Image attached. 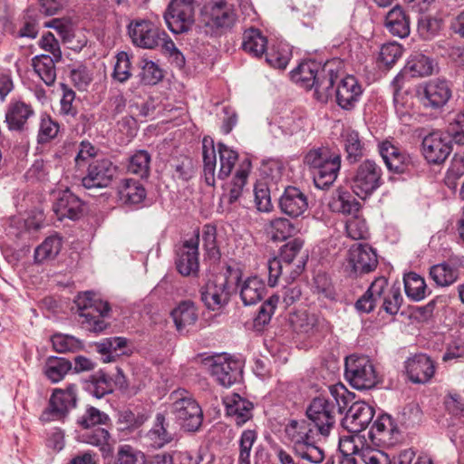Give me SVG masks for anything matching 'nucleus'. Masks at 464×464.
Listing matches in <instances>:
<instances>
[{"mask_svg": "<svg viewBox=\"0 0 464 464\" xmlns=\"http://www.w3.org/2000/svg\"><path fill=\"white\" fill-rule=\"evenodd\" d=\"M385 26L392 35L399 38H405L410 34L409 16L398 5L388 12Z\"/></svg>", "mask_w": 464, "mask_h": 464, "instance_id": "nucleus-33", "label": "nucleus"}, {"mask_svg": "<svg viewBox=\"0 0 464 464\" xmlns=\"http://www.w3.org/2000/svg\"><path fill=\"white\" fill-rule=\"evenodd\" d=\"M380 154L390 171L401 173L409 162V157L399 148L389 141L382 142L379 147Z\"/></svg>", "mask_w": 464, "mask_h": 464, "instance_id": "nucleus-30", "label": "nucleus"}, {"mask_svg": "<svg viewBox=\"0 0 464 464\" xmlns=\"http://www.w3.org/2000/svg\"><path fill=\"white\" fill-rule=\"evenodd\" d=\"M113 464H145V456L130 445H121Z\"/></svg>", "mask_w": 464, "mask_h": 464, "instance_id": "nucleus-56", "label": "nucleus"}, {"mask_svg": "<svg viewBox=\"0 0 464 464\" xmlns=\"http://www.w3.org/2000/svg\"><path fill=\"white\" fill-rule=\"evenodd\" d=\"M81 440L84 443L98 447L103 453H109L111 450V436L104 428H97L87 430L81 435Z\"/></svg>", "mask_w": 464, "mask_h": 464, "instance_id": "nucleus-48", "label": "nucleus"}, {"mask_svg": "<svg viewBox=\"0 0 464 464\" xmlns=\"http://www.w3.org/2000/svg\"><path fill=\"white\" fill-rule=\"evenodd\" d=\"M209 14L211 22L217 27H230L236 20L232 5L224 0L212 3Z\"/></svg>", "mask_w": 464, "mask_h": 464, "instance_id": "nucleus-39", "label": "nucleus"}, {"mask_svg": "<svg viewBox=\"0 0 464 464\" xmlns=\"http://www.w3.org/2000/svg\"><path fill=\"white\" fill-rule=\"evenodd\" d=\"M304 162L312 169L314 185L321 189L334 184L341 169L340 154L327 147L310 150Z\"/></svg>", "mask_w": 464, "mask_h": 464, "instance_id": "nucleus-3", "label": "nucleus"}, {"mask_svg": "<svg viewBox=\"0 0 464 464\" xmlns=\"http://www.w3.org/2000/svg\"><path fill=\"white\" fill-rule=\"evenodd\" d=\"M266 295L265 282L257 276H250L240 285V297L245 305L256 304Z\"/></svg>", "mask_w": 464, "mask_h": 464, "instance_id": "nucleus-31", "label": "nucleus"}, {"mask_svg": "<svg viewBox=\"0 0 464 464\" xmlns=\"http://www.w3.org/2000/svg\"><path fill=\"white\" fill-rule=\"evenodd\" d=\"M108 420L107 414L95 407L89 406L83 414L78 417L77 424L83 429H90L95 425L104 424Z\"/></svg>", "mask_w": 464, "mask_h": 464, "instance_id": "nucleus-57", "label": "nucleus"}, {"mask_svg": "<svg viewBox=\"0 0 464 464\" xmlns=\"http://www.w3.org/2000/svg\"><path fill=\"white\" fill-rule=\"evenodd\" d=\"M61 248L62 241L57 236H52L45 238V240L34 250L35 262L43 263L46 260L55 258Z\"/></svg>", "mask_w": 464, "mask_h": 464, "instance_id": "nucleus-50", "label": "nucleus"}, {"mask_svg": "<svg viewBox=\"0 0 464 464\" xmlns=\"http://www.w3.org/2000/svg\"><path fill=\"white\" fill-rule=\"evenodd\" d=\"M330 208L334 212L351 215L352 217L357 215L360 209V203L349 192L343 189H337L335 196H334L330 202Z\"/></svg>", "mask_w": 464, "mask_h": 464, "instance_id": "nucleus-41", "label": "nucleus"}, {"mask_svg": "<svg viewBox=\"0 0 464 464\" xmlns=\"http://www.w3.org/2000/svg\"><path fill=\"white\" fill-rule=\"evenodd\" d=\"M169 411L180 427L188 432L198 431L203 421V411L199 404L186 390L170 393Z\"/></svg>", "mask_w": 464, "mask_h": 464, "instance_id": "nucleus-4", "label": "nucleus"}, {"mask_svg": "<svg viewBox=\"0 0 464 464\" xmlns=\"http://www.w3.org/2000/svg\"><path fill=\"white\" fill-rule=\"evenodd\" d=\"M169 423L163 414L158 413L153 427L148 431L146 439L151 447L162 448L174 440V433L168 430Z\"/></svg>", "mask_w": 464, "mask_h": 464, "instance_id": "nucleus-34", "label": "nucleus"}, {"mask_svg": "<svg viewBox=\"0 0 464 464\" xmlns=\"http://www.w3.org/2000/svg\"><path fill=\"white\" fill-rule=\"evenodd\" d=\"M33 114L34 111L30 105L23 102H16L9 107L5 120L10 130H21Z\"/></svg>", "mask_w": 464, "mask_h": 464, "instance_id": "nucleus-38", "label": "nucleus"}, {"mask_svg": "<svg viewBox=\"0 0 464 464\" xmlns=\"http://www.w3.org/2000/svg\"><path fill=\"white\" fill-rule=\"evenodd\" d=\"M409 379L414 383L428 382L435 372L433 362L426 354H418L406 362Z\"/></svg>", "mask_w": 464, "mask_h": 464, "instance_id": "nucleus-23", "label": "nucleus"}, {"mask_svg": "<svg viewBox=\"0 0 464 464\" xmlns=\"http://www.w3.org/2000/svg\"><path fill=\"white\" fill-rule=\"evenodd\" d=\"M329 392L332 398L319 396L308 405L306 416L311 423L304 420H293L285 429L295 454L312 463H320L324 459V451L317 444L316 436H328L335 424L337 414L343 412L347 405L349 392L344 385H332Z\"/></svg>", "mask_w": 464, "mask_h": 464, "instance_id": "nucleus-1", "label": "nucleus"}, {"mask_svg": "<svg viewBox=\"0 0 464 464\" xmlns=\"http://www.w3.org/2000/svg\"><path fill=\"white\" fill-rule=\"evenodd\" d=\"M291 323L296 331L304 334H312L317 329L319 318L314 314L303 311L294 314L291 317Z\"/></svg>", "mask_w": 464, "mask_h": 464, "instance_id": "nucleus-55", "label": "nucleus"}, {"mask_svg": "<svg viewBox=\"0 0 464 464\" xmlns=\"http://www.w3.org/2000/svg\"><path fill=\"white\" fill-rule=\"evenodd\" d=\"M59 132V125L47 114H43L40 120L37 140L39 143H46L54 139Z\"/></svg>", "mask_w": 464, "mask_h": 464, "instance_id": "nucleus-58", "label": "nucleus"}, {"mask_svg": "<svg viewBox=\"0 0 464 464\" xmlns=\"http://www.w3.org/2000/svg\"><path fill=\"white\" fill-rule=\"evenodd\" d=\"M442 24V19L425 15L420 19L418 30L423 37L429 39L435 36L441 30Z\"/></svg>", "mask_w": 464, "mask_h": 464, "instance_id": "nucleus-63", "label": "nucleus"}, {"mask_svg": "<svg viewBox=\"0 0 464 464\" xmlns=\"http://www.w3.org/2000/svg\"><path fill=\"white\" fill-rule=\"evenodd\" d=\"M150 161L151 157L147 150H137L130 157L127 169L131 174L146 178L150 173Z\"/></svg>", "mask_w": 464, "mask_h": 464, "instance_id": "nucleus-47", "label": "nucleus"}, {"mask_svg": "<svg viewBox=\"0 0 464 464\" xmlns=\"http://www.w3.org/2000/svg\"><path fill=\"white\" fill-rule=\"evenodd\" d=\"M345 377L357 390L372 389L380 382L372 362L367 356L354 354L345 359Z\"/></svg>", "mask_w": 464, "mask_h": 464, "instance_id": "nucleus-6", "label": "nucleus"}, {"mask_svg": "<svg viewBox=\"0 0 464 464\" xmlns=\"http://www.w3.org/2000/svg\"><path fill=\"white\" fill-rule=\"evenodd\" d=\"M174 324L179 333H188L198 318V309L192 301L180 302L171 312Z\"/></svg>", "mask_w": 464, "mask_h": 464, "instance_id": "nucleus-28", "label": "nucleus"}, {"mask_svg": "<svg viewBox=\"0 0 464 464\" xmlns=\"http://www.w3.org/2000/svg\"><path fill=\"white\" fill-rule=\"evenodd\" d=\"M257 440V433L254 430H245L238 440L237 464H251V450Z\"/></svg>", "mask_w": 464, "mask_h": 464, "instance_id": "nucleus-53", "label": "nucleus"}, {"mask_svg": "<svg viewBox=\"0 0 464 464\" xmlns=\"http://www.w3.org/2000/svg\"><path fill=\"white\" fill-rule=\"evenodd\" d=\"M369 434L372 441L386 446L394 445L400 438L399 429L388 414H382L376 419Z\"/></svg>", "mask_w": 464, "mask_h": 464, "instance_id": "nucleus-21", "label": "nucleus"}, {"mask_svg": "<svg viewBox=\"0 0 464 464\" xmlns=\"http://www.w3.org/2000/svg\"><path fill=\"white\" fill-rule=\"evenodd\" d=\"M292 56L291 50L287 44H274L266 54V63L272 67L285 69Z\"/></svg>", "mask_w": 464, "mask_h": 464, "instance_id": "nucleus-51", "label": "nucleus"}, {"mask_svg": "<svg viewBox=\"0 0 464 464\" xmlns=\"http://www.w3.org/2000/svg\"><path fill=\"white\" fill-rule=\"evenodd\" d=\"M120 200L126 205H138L146 198V190L140 181L132 179H121L118 188Z\"/></svg>", "mask_w": 464, "mask_h": 464, "instance_id": "nucleus-32", "label": "nucleus"}, {"mask_svg": "<svg viewBox=\"0 0 464 464\" xmlns=\"http://www.w3.org/2000/svg\"><path fill=\"white\" fill-rule=\"evenodd\" d=\"M404 289L407 296L413 301H420L426 296L427 285L424 279L416 273L404 276Z\"/></svg>", "mask_w": 464, "mask_h": 464, "instance_id": "nucleus-49", "label": "nucleus"}, {"mask_svg": "<svg viewBox=\"0 0 464 464\" xmlns=\"http://www.w3.org/2000/svg\"><path fill=\"white\" fill-rule=\"evenodd\" d=\"M75 303L79 311V323L82 329L102 333L108 327L105 318L109 315L111 308L107 302L95 298L91 292H86L79 295Z\"/></svg>", "mask_w": 464, "mask_h": 464, "instance_id": "nucleus-5", "label": "nucleus"}, {"mask_svg": "<svg viewBox=\"0 0 464 464\" xmlns=\"http://www.w3.org/2000/svg\"><path fill=\"white\" fill-rule=\"evenodd\" d=\"M292 80L301 87L314 90V97L326 102L334 95V86L338 80L337 73L326 63L322 66L315 61H304L291 72Z\"/></svg>", "mask_w": 464, "mask_h": 464, "instance_id": "nucleus-2", "label": "nucleus"}, {"mask_svg": "<svg viewBox=\"0 0 464 464\" xmlns=\"http://www.w3.org/2000/svg\"><path fill=\"white\" fill-rule=\"evenodd\" d=\"M77 401L76 385L70 384L66 389H54L48 407L43 411L40 419L44 422L63 419L68 412L75 408Z\"/></svg>", "mask_w": 464, "mask_h": 464, "instance_id": "nucleus-9", "label": "nucleus"}, {"mask_svg": "<svg viewBox=\"0 0 464 464\" xmlns=\"http://www.w3.org/2000/svg\"><path fill=\"white\" fill-rule=\"evenodd\" d=\"M53 349L58 353L74 352L80 348L81 343L72 335L55 334L52 336Z\"/></svg>", "mask_w": 464, "mask_h": 464, "instance_id": "nucleus-64", "label": "nucleus"}, {"mask_svg": "<svg viewBox=\"0 0 464 464\" xmlns=\"http://www.w3.org/2000/svg\"><path fill=\"white\" fill-rule=\"evenodd\" d=\"M387 285L388 282L385 277L376 278L368 287L367 291L356 301L354 304L356 310L364 314L372 312L382 301Z\"/></svg>", "mask_w": 464, "mask_h": 464, "instance_id": "nucleus-25", "label": "nucleus"}, {"mask_svg": "<svg viewBox=\"0 0 464 464\" xmlns=\"http://www.w3.org/2000/svg\"><path fill=\"white\" fill-rule=\"evenodd\" d=\"M304 241L295 238L280 248L279 259L285 264V268H289L288 277L295 280L304 271L307 255L300 256Z\"/></svg>", "mask_w": 464, "mask_h": 464, "instance_id": "nucleus-17", "label": "nucleus"}, {"mask_svg": "<svg viewBox=\"0 0 464 464\" xmlns=\"http://www.w3.org/2000/svg\"><path fill=\"white\" fill-rule=\"evenodd\" d=\"M130 58L126 52H121L116 55V63L112 77L120 82H126L130 76Z\"/></svg>", "mask_w": 464, "mask_h": 464, "instance_id": "nucleus-61", "label": "nucleus"}, {"mask_svg": "<svg viewBox=\"0 0 464 464\" xmlns=\"http://www.w3.org/2000/svg\"><path fill=\"white\" fill-rule=\"evenodd\" d=\"M452 150V136L449 131L434 130L423 138L422 153L430 164H441Z\"/></svg>", "mask_w": 464, "mask_h": 464, "instance_id": "nucleus-10", "label": "nucleus"}, {"mask_svg": "<svg viewBox=\"0 0 464 464\" xmlns=\"http://www.w3.org/2000/svg\"><path fill=\"white\" fill-rule=\"evenodd\" d=\"M230 297L227 277L223 276L209 279L201 291V299L205 305L213 311L225 306Z\"/></svg>", "mask_w": 464, "mask_h": 464, "instance_id": "nucleus-15", "label": "nucleus"}, {"mask_svg": "<svg viewBox=\"0 0 464 464\" xmlns=\"http://www.w3.org/2000/svg\"><path fill=\"white\" fill-rule=\"evenodd\" d=\"M295 231L292 222L285 218H278L271 220L267 232L274 241H284L291 237Z\"/></svg>", "mask_w": 464, "mask_h": 464, "instance_id": "nucleus-54", "label": "nucleus"}, {"mask_svg": "<svg viewBox=\"0 0 464 464\" xmlns=\"http://www.w3.org/2000/svg\"><path fill=\"white\" fill-rule=\"evenodd\" d=\"M435 67L434 61L420 53H415L408 59L404 72L411 77H425L432 74Z\"/></svg>", "mask_w": 464, "mask_h": 464, "instance_id": "nucleus-36", "label": "nucleus"}, {"mask_svg": "<svg viewBox=\"0 0 464 464\" xmlns=\"http://www.w3.org/2000/svg\"><path fill=\"white\" fill-rule=\"evenodd\" d=\"M304 126V119L294 112L287 111L276 116L269 122V130L275 136L293 135Z\"/></svg>", "mask_w": 464, "mask_h": 464, "instance_id": "nucleus-27", "label": "nucleus"}, {"mask_svg": "<svg viewBox=\"0 0 464 464\" xmlns=\"http://www.w3.org/2000/svg\"><path fill=\"white\" fill-rule=\"evenodd\" d=\"M203 174L208 186H215L217 169V151L211 138L205 137L202 141Z\"/></svg>", "mask_w": 464, "mask_h": 464, "instance_id": "nucleus-35", "label": "nucleus"}, {"mask_svg": "<svg viewBox=\"0 0 464 464\" xmlns=\"http://www.w3.org/2000/svg\"><path fill=\"white\" fill-rule=\"evenodd\" d=\"M198 243L196 235L186 240L178 252L176 266L179 274L185 276L196 275L198 271Z\"/></svg>", "mask_w": 464, "mask_h": 464, "instance_id": "nucleus-18", "label": "nucleus"}, {"mask_svg": "<svg viewBox=\"0 0 464 464\" xmlns=\"http://www.w3.org/2000/svg\"><path fill=\"white\" fill-rule=\"evenodd\" d=\"M224 404L227 414L233 417L239 426L252 418L253 403L237 393L226 396Z\"/></svg>", "mask_w": 464, "mask_h": 464, "instance_id": "nucleus-26", "label": "nucleus"}, {"mask_svg": "<svg viewBox=\"0 0 464 464\" xmlns=\"http://www.w3.org/2000/svg\"><path fill=\"white\" fill-rule=\"evenodd\" d=\"M217 148L219 159V169L217 177L219 179H224L230 175L237 161L238 154L236 150L221 142L218 143Z\"/></svg>", "mask_w": 464, "mask_h": 464, "instance_id": "nucleus-46", "label": "nucleus"}, {"mask_svg": "<svg viewBox=\"0 0 464 464\" xmlns=\"http://www.w3.org/2000/svg\"><path fill=\"white\" fill-rule=\"evenodd\" d=\"M117 173L115 166L109 159L92 160L87 168V174L82 179L85 188H107Z\"/></svg>", "mask_w": 464, "mask_h": 464, "instance_id": "nucleus-13", "label": "nucleus"}, {"mask_svg": "<svg viewBox=\"0 0 464 464\" xmlns=\"http://www.w3.org/2000/svg\"><path fill=\"white\" fill-rule=\"evenodd\" d=\"M194 5L190 0H171L164 14L169 29L173 34H183L194 24Z\"/></svg>", "mask_w": 464, "mask_h": 464, "instance_id": "nucleus-11", "label": "nucleus"}, {"mask_svg": "<svg viewBox=\"0 0 464 464\" xmlns=\"http://www.w3.org/2000/svg\"><path fill=\"white\" fill-rule=\"evenodd\" d=\"M402 46L398 43L383 44L380 51L379 59L387 67H392L402 55Z\"/></svg>", "mask_w": 464, "mask_h": 464, "instance_id": "nucleus-62", "label": "nucleus"}, {"mask_svg": "<svg viewBox=\"0 0 464 464\" xmlns=\"http://www.w3.org/2000/svg\"><path fill=\"white\" fill-rule=\"evenodd\" d=\"M362 443L361 435H351L340 440L339 449L341 457L338 464H356L354 456H359Z\"/></svg>", "mask_w": 464, "mask_h": 464, "instance_id": "nucleus-45", "label": "nucleus"}, {"mask_svg": "<svg viewBox=\"0 0 464 464\" xmlns=\"http://www.w3.org/2000/svg\"><path fill=\"white\" fill-rule=\"evenodd\" d=\"M128 34L135 46L154 49L160 44L166 33L146 19L132 20L128 25Z\"/></svg>", "mask_w": 464, "mask_h": 464, "instance_id": "nucleus-12", "label": "nucleus"}, {"mask_svg": "<svg viewBox=\"0 0 464 464\" xmlns=\"http://www.w3.org/2000/svg\"><path fill=\"white\" fill-rule=\"evenodd\" d=\"M416 95L425 109L438 111L450 100L451 84L445 79H431L417 86Z\"/></svg>", "mask_w": 464, "mask_h": 464, "instance_id": "nucleus-8", "label": "nucleus"}, {"mask_svg": "<svg viewBox=\"0 0 464 464\" xmlns=\"http://www.w3.org/2000/svg\"><path fill=\"white\" fill-rule=\"evenodd\" d=\"M430 276L437 285L449 286L458 280L459 272L455 265L443 262L432 266L430 269Z\"/></svg>", "mask_w": 464, "mask_h": 464, "instance_id": "nucleus-40", "label": "nucleus"}, {"mask_svg": "<svg viewBox=\"0 0 464 464\" xmlns=\"http://www.w3.org/2000/svg\"><path fill=\"white\" fill-rule=\"evenodd\" d=\"M348 264L355 274H367L376 268L377 255L368 245L354 244L349 250Z\"/></svg>", "mask_w": 464, "mask_h": 464, "instance_id": "nucleus-19", "label": "nucleus"}, {"mask_svg": "<svg viewBox=\"0 0 464 464\" xmlns=\"http://www.w3.org/2000/svg\"><path fill=\"white\" fill-rule=\"evenodd\" d=\"M210 374L224 387H230L240 381L242 376V363L238 360L225 356H217L212 359L209 367Z\"/></svg>", "mask_w": 464, "mask_h": 464, "instance_id": "nucleus-14", "label": "nucleus"}, {"mask_svg": "<svg viewBox=\"0 0 464 464\" xmlns=\"http://www.w3.org/2000/svg\"><path fill=\"white\" fill-rule=\"evenodd\" d=\"M82 200L69 189L59 192L53 209L59 220L69 218L76 220L82 213Z\"/></svg>", "mask_w": 464, "mask_h": 464, "instance_id": "nucleus-22", "label": "nucleus"}, {"mask_svg": "<svg viewBox=\"0 0 464 464\" xmlns=\"http://www.w3.org/2000/svg\"><path fill=\"white\" fill-rule=\"evenodd\" d=\"M381 302H382V308L387 314L392 315L398 314L402 303L400 288L392 287L389 290L386 288Z\"/></svg>", "mask_w": 464, "mask_h": 464, "instance_id": "nucleus-59", "label": "nucleus"}, {"mask_svg": "<svg viewBox=\"0 0 464 464\" xmlns=\"http://www.w3.org/2000/svg\"><path fill=\"white\" fill-rule=\"evenodd\" d=\"M375 411L373 407L364 401L353 402L347 411L343 420V426L353 435L365 430L374 417Z\"/></svg>", "mask_w": 464, "mask_h": 464, "instance_id": "nucleus-16", "label": "nucleus"}, {"mask_svg": "<svg viewBox=\"0 0 464 464\" xmlns=\"http://www.w3.org/2000/svg\"><path fill=\"white\" fill-rule=\"evenodd\" d=\"M362 93V86L353 75L340 79L334 91L336 103L343 110H352Z\"/></svg>", "mask_w": 464, "mask_h": 464, "instance_id": "nucleus-20", "label": "nucleus"}, {"mask_svg": "<svg viewBox=\"0 0 464 464\" xmlns=\"http://www.w3.org/2000/svg\"><path fill=\"white\" fill-rule=\"evenodd\" d=\"M61 59H54L48 54H41L33 58V67L41 80L48 86L56 80L55 63Z\"/></svg>", "mask_w": 464, "mask_h": 464, "instance_id": "nucleus-37", "label": "nucleus"}, {"mask_svg": "<svg viewBox=\"0 0 464 464\" xmlns=\"http://www.w3.org/2000/svg\"><path fill=\"white\" fill-rule=\"evenodd\" d=\"M362 447L359 450V457L364 464H392L387 453L371 447L364 436L361 435Z\"/></svg>", "mask_w": 464, "mask_h": 464, "instance_id": "nucleus-52", "label": "nucleus"}, {"mask_svg": "<svg viewBox=\"0 0 464 464\" xmlns=\"http://www.w3.org/2000/svg\"><path fill=\"white\" fill-rule=\"evenodd\" d=\"M266 38L257 29L245 31L243 35L242 48L245 52L255 57H260L266 49Z\"/></svg>", "mask_w": 464, "mask_h": 464, "instance_id": "nucleus-44", "label": "nucleus"}, {"mask_svg": "<svg viewBox=\"0 0 464 464\" xmlns=\"http://www.w3.org/2000/svg\"><path fill=\"white\" fill-rule=\"evenodd\" d=\"M346 233L353 240L363 239L368 236V227L358 215L349 218L345 222Z\"/></svg>", "mask_w": 464, "mask_h": 464, "instance_id": "nucleus-60", "label": "nucleus"}, {"mask_svg": "<svg viewBox=\"0 0 464 464\" xmlns=\"http://www.w3.org/2000/svg\"><path fill=\"white\" fill-rule=\"evenodd\" d=\"M342 138L349 162L358 161L364 153V143L361 140L359 133L353 130H345Z\"/></svg>", "mask_w": 464, "mask_h": 464, "instance_id": "nucleus-42", "label": "nucleus"}, {"mask_svg": "<svg viewBox=\"0 0 464 464\" xmlns=\"http://www.w3.org/2000/svg\"><path fill=\"white\" fill-rule=\"evenodd\" d=\"M382 169L373 160H365L358 165L350 183L353 193L361 198L372 195L382 184Z\"/></svg>", "mask_w": 464, "mask_h": 464, "instance_id": "nucleus-7", "label": "nucleus"}, {"mask_svg": "<svg viewBox=\"0 0 464 464\" xmlns=\"http://www.w3.org/2000/svg\"><path fill=\"white\" fill-rule=\"evenodd\" d=\"M250 166L251 163L247 160L239 166L234 178L228 185L227 192L224 193L221 198L222 202H227L232 205L239 200L247 181Z\"/></svg>", "mask_w": 464, "mask_h": 464, "instance_id": "nucleus-29", "label": "nucleus"}, {"mask_svg": "<svg viewBox=\"0 0 464 464\" xmlns=\"http://www.w3.org/2000/svg\"><path fill=\"white\" fill-rule=\"evenodd\" d=\"M279 207L285 214L296 218L307 209V198L299 188L289 186L280 197Z\"/></svg>", "mask_w": 464, "mask_h": 464, "instance_id": "nucleus-24", "label": "nucleus"}, {"mask_svg": "<svg viewBox=\"0 0 464 464\" xmlns=\"http://www.w3.org/2000/svg\"><path fill=\"white\" fill-rule=\"evenodd\" d=\"M72 368V362L64 358L49 357L44 364V372L53 383H56L62 381Z\"/></svg>", "mask_w": 464, "mask_h": 464, "instance_id": "nucleus-43", "label": "nucleus"}]
</instances>
